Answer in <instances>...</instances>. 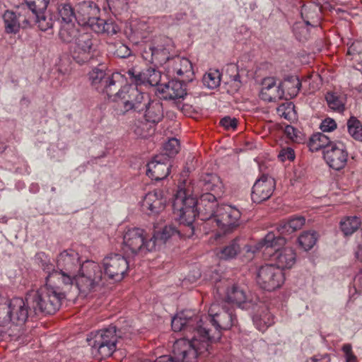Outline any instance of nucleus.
Wrapping results in <instances>:
<instances>
[{
	"instance_id": "10",
	"label": "nucleus",
	"mask_w": 362,
	"mask_h": 362,
	"mask_svg": "<svg viewBox=\"0 0 362 362\" xmlns=\"http://www.w3.org/2000/svg\"><path fill=\"white\" fill-rule=\"evenodd\" d=\"M103 267L105 276L115 281H120L126 276L129 263L124 255L110 252L103 258Z\"/></svg>"
},
{
	"instance_id": "5",
	"label": "nucleus",
	"mask_w": 362,
	"mask_h": 362,
	"mask_svg": "<svg viewBox=\"0 0 362 362\" xmlns=\"http://www.w3.org/2000/svg\"><path fill=\"white\" fill-rule=\"evenodd\" d=\"M286 238L281 235H276L273 232H269L263 239L257 244V249L274 248L275 252L272 255V259L275 262L276 267L282 271L291 268L296 262V253L289 247L279 248L286 244Z\"/></svg>"
},
{
	"instance_id": "2",
	"label": "nucleus",
	"mask_w": 362,
	"mask_h": 362,
	"mask_svg": "<svg viewBox=\"0 0 362 362\" xmlns=\"http://www.w3.org/2000/svg\"><path fill=\"white\" fill-rule=\"evenodd\" d=\"M65 298L63 287L57 282H48L47 276L45 286L28 292V300L33 306L36 315L54 314L60 308Z\"/></svg>"
},
{
	"instance_id": "45",
	"label": "nucleus",
	"mask_w": 362,
	"mask_h": 362,
	"mask_svg": "<svg viewBox=\"0 0 362 362\" xmlns=\"http://www.w3.org/2000/svg\"><path fill=\"white\" fill-rule=\"evenodd\" d=\"M134 134L139 137H146L149 135L151 127L149 122L142 120H138L134 122L132 127Z\"/></svg>"
},
{
	"instance_id": "34",
	"label": "nucleus",
	"mask_w": 362,
	"mask_h": 362,
	"mask_svg": "<svg viewBox=\"0 0 362 362\" xmlns=\"http://www.w3.org/2000/svg\"><path fill=\"white\" fill-rule=\"evenodd\" d=\"M81 33V32L76 27L74 23L62 24L59 32V37L64 43H74Z\"/></svg>"
},
{
	"instance_id": "31",
	"label": "nucleus",
	"mask_w": 362,
	"mask_h": 362,
	"mask_svg": "<svg viewBox=\"0 0 362 362\" xmlns=\"http://www.w3.org/2000/svg\"><path fill=\"white\" fill-rule=\"evenodd\" d=\"M282 89L284 90V95L289 98L296 97L301 88V82L296 76H289L286 77L280 83Z\"/></svg>"
},
{
	"instance_id": "19",
	"label": "nucleus",
	"mask_w": 362,
	"mask_h": 362,
	"mask_svg": "<svg viewBox=\"0 0 362 362\" xmlns=\"http://www.w3.org/2000/svg\"><path fill=\"white\" fill-rule=\"evenodd\" d=\"M165 202L163 192L156 189L145 195L141 202V209L148 215H156L164 209Z\"/></svg>"
},
{
	"instance_id": "41",
	"label": "nucleus",
	"mask_w": 362,
	"mask_h": 362,
	"mask_svg": "<svg viewBox=\"0 0 362 362\" xmlns=\"http://www.w3.org/2000/svg\"><path fill=\"white\" fill-rule=\"evenodd\" d=\"M221 76V73L218 70H210L204 75L203 84L209 89H214L220 85Z\"/></svg>"
},
{
	"instance_id": "7",
	"label": "nucleus",
	"mask_w": 362,
	"mask_h": 362,
	"mask_svg": "<svg viewBox=\"0 0 362 362\" xmlns=\"http://www.w3.org/2000/svg\"><path fill=\"white\" fill-rule=\"evenodd\" d=\"M103 273L98 263L86 260L83 262L74 278L81 293L87 294L102 284Z\"/></svg>"
},
{
	"instance_id": "63",
	"label": "nucleus",
	"mask_w": 362,
	"mask_h": 362,
	"mask_svg": "<svg viewBox=\"0 0 362 362\" xmlns=\"http://www.w3.org/2000/svg\"><path fill=\"white\" fill-rule=\"evenodd\" d=\"M354 286L356 292L362 293V271L355 276L354 279Z\"/></svg>"
},
{
	"instance_id": "12",
	"label": "nucleus",
	"mask_w": 362,
	"mask_h": 362,
	"mask_svg": "<svg viewBox=\"0 0 362 362\" xmlns=\"http://www.w3.org/2000/svg\"><path fill=\"white\" fill-rule=\"evenodd\" d=\"M240 211L235 207L222 204L217 207L216 221L217 226L225 233L233 231L240 225Z\"/></svg>"
},
{
	"instance_id": "4",
	"label": "nucleus",
	"mask_w": 362,
	"mask_h": 362,
	"mask_svg": "<svg viewBox=\"0 0 362 362\" xmlns=\"http://www.w3.org/2000/svg\"><path fill=\"white\" fill-rule=\"evenodd\" d=\"M121 78L119 73L107 72L105 66L103 64L93 67L88 74L91 88L114 101L122 97V91H119Z\"/></svg>"
},
{
	"instance_id": "11",
	"label": "nucleus",
	"mask_w": 362,
	"mask_h": 362,
	"mask_svg": "<svg viewBox=\"0 0 362 362\" xmlns=\"http://www.w3.org/2000/svg\"><path fill=\"white\" fill-rule=\"evenodd\" d=\"M119 91H122V97L117 98V99H126L124 102V108L126 112L134 110L141 112L144 110L146 105L150 100L148 95L144 94L138 88L132 85L121 86Z\"/></svg>"
},
{
	"instance_id": "56",
	"label": "nucleus",
	"mask_w": 362,
	"mask_h": 362,
	"mask_svg": "<svg viewBox=\"0 0 362 362\" xmlns=\"http://www.w3.org/2000/svg\"><path fill=\"white\" fill-rule=\"evenodd\" d=\"M195 156L189 153L185 160V166L184 167V169H182V177L184 176L183 173H190L195 170Z\"/></svg>"
},
{
	"instance_id": "15",
	"label": "nucleus",
	"mask_w": 362,
	"mask_h": 362,
	"mask_svg": "<svg viewBox=\"0 0 362 362\" xmlns=\"http://www.w3.org/2000/svg\"><path fill=\"white\" fill-rule=\"evenodd\" d=\"M323 157L327 165L335 170L345 167L348 159V152L345 145L341 142H334L327 150L323 151Z\"/></svg>"
},
{
	"instance_id": "29",
	"label": "nucleus",
	"mask_w": 362,
	"mask_h": 362,
	"mask_svg": "<svg viewBox=\"0 0 362 362\" xmlns=\"http://www.w3.org/2000/svg\"><path fill=\"white\" fill-rule=\"evenodd\" d=\"M305 218L302 216H293L286 221H283L276 228L279 233V235L291 234L300 230L305 225Z\"/></svg>"
},
{
	"instance_id": "21",
	"label": "nucleus",
	"mask_w": 362,
	"mask_h": 362,
	"mask_svg": "<svg viewBox=\"0 0 362 362\" xmlns=\"http://www.w3.org/2000/svg\"><path fill=\"white\" fill-rule=\"evenodd\" d=\"M218 205L215 196L211 193H206L201 196L200 202L197 205V216L201 214L202 219H209L216 217Z\"/></svg>"
},
{
	"instance_id": "53",
	"label": "nucleus",
	"mask_w": 362,
	"mask_h": 362,
	"mask_svg": "<svg viewBox=\"0 0 362 362\" xmlns=\"http://www.w3.org/2000/svg\"><path fill=\"white\" fill-rule=\"evenodd\" d=\"M295 157L294 150L291 147L281 148L278 154V158L281 162L293 161Z\"/></svg>"
},
{
	"instance_id": "26",
	"label": "nucleus",
	"mask_w": 362,
	"mask_h": 362,
	"mask_svg": "<svg viewBox=\"0 0 362 362\" xmlns=\"http://www.w3.org/2000/svg\"><path fill=\"white\" fill-rule=\"evenodd\" d=\"M145 119L149 123H158L163 117V105L158 100H149L145 108Z\"/></svg>"
},
{
	"instance_id": "16",
	"label": "nucleus",
	"mask_w": 362,
	"mask_h": 362,
	"mask_svg": "<svg viewBox=\"0 0 362 362\" xmlns=\"http://www.w3.org/2000/svg\"><path fill=\"white\" fill-rule=\"evenodd\" d=\"M73 52L74 60L79 64L89 62L93 57V42L92 35L86 32H81L74 42Z\"/></svg>"
},
{
	"instance_id": "23",
	"label": "nucleus",
	"mask_w": 362,
	"mask_h": 362,
	"mask_svg": "<svg viewBox=\"0 0 362 362\" xmlns=\"http://www.w3.org/2000/svg\"><path fill=\"white\" fill-rule=\"evenodd\" d=\"M197 83L192 62L182 57V100L185 96L192 94L191 87L196 86Z\"/></svg>"
},
{
	"instance_id": "17",
	"label": "nucleus",
	"mask_w": 362,
	"mask_h": 362,
	"mask_svg": "<svg viewBox=\"0 0 362 362\" xmlns=\"http://www.w3.org/2000/svg\"><path fill=\"white\" fill-rule=\"evenodd\" d=\"M275 180L268 175H262L256 180L252 188L251 199L255 203L267 200L275 189Z\"/></svg>"
},
{
	"instance_id": "48",
	"label": "nucleus",
	"mask_w": 362,
	"mask_h": 362,
	"mask_svg": "<svg viewBox=\"0 0 362 362\" xmlns=\"http://www.w3.org/2000/svg\"><path fill=\"white\" fill-rule=\"evenodd\" d=\"M127 74L132 83H134V87L137 88L139 85H146L145 70L136 71L134 69H131L128 70Z\"/></svg>"
},
{
	"instance_id": "44",
	"label": "nucleus",
	"mask_w": 362,
	"mask_h": 362,
	"mask_svg": "<svg viewBox=\"0 0 362 362\" xmlns=\"http://www.w3.org/2000/svg\"><path fill=\"white\" fill-rule=\"evenodd\" d=\"M180 143L176 138H170L163 145V155L167 158L174 157L180 151Z\"/></svg>"
},
{
	"instance_id": "49",
	"label": "nucleus",
	"mask_w": 362,
	"mask_h": 362,
	"mask_svg": "<svg viewBox=\"0 0 362 362\" xmlns=\"http://www.w3.org/2000/svg\"><path fill=\"white\" fill-rule=\"evenodd\" d=\"M11 322H13V317L9 303L0 305V327L6 326Z\"/></svg>"
},
{
	"instance_id": "55",
	"label": "nucleus",
	"mask_w": 362,
	"mask_h": 362,
	"mask_svg": "<svg viewBox=\"0 0 362 362\" xmlns=\"http://www.w3.org/2000/svg\"><path fill=\"white\" fill-rule=\"evenodd\" d=\"M165 48L163 47H150L149 50L151 52V59L153 60H156L160 64L165 63L166 62V57L164 56H160V53L164 51Z\"/></svg>"
},
{
	"instance_id": "28",
	"label": "nucleus",
	"mask_w": 362,
	"mask_h": 362,
	"mask_svg": "<svg viewBox=\"0 0 362 362\" xmlns=\"http://www.w3.org/2000/svg\"><path fill=\"white\" fill-rule=\"evenodd\" d=\"M325 100L329 109L334 112L343 113L346 103V95L338 92L329 91L325 95Z\"/></svg>"
},
{
	"instance_id": "38",
	"label": "nucleus",
	"mask_w": 362,
	"mask_h": 362,
	"mask_svg": "<svg viewBox=\"0 0 362 362\" xmlns=\"http://www.w3.org/2000/svg\"><path fill=\"white\" fill-rule=\"evenodd\" d=\"M226 301L223 303L240 305L246 300V294L245 291L236 284L232 285L227 288L226 295Z\"/></svg>"
},
{
	"instance_id": "32",
	"label": "nucleus",
	"mask_w": 362,
	"mask_h": 362,
	"mask_svg": "<svg viewBox=\"0 0 362 362\" xmlns=\"http://www.w3.org/2000/svg\"><path fill=\"white\" fill-rule=\"evenodd\" d=\"M332 142L330 139L322 132H317L313 134L308 143V146L312 152L318 151L321 149L327 150L330 147Z\"/></svg>"
},
{
	"instance_id": "13",
	"label": "nucleus",
	"mask_w": 362,
	"mask_h": 362,
	"mask_svg": "<svg viewBox=\"0 0 362 362\" xmlns=\"http://www.w3.org/2000/svg\"><path fill=\"white\" fill-rule=\"evenodd\" d=\"M30 12L27 9L19 11L6 10L2 15L5 32L8 34H16L21 28L30 27Z\"/></svg>"
},
{
	"instance_id": "43",
	"label": "nucleus",
	"mask_w": 362,
	"mask_h": 362,
	"mask_svg": "<svg viewBox=\"0 0 362 362\" xmlns=\"http://www.w3.org/2000/svg\"><path fill=\"white\" fill-rule=\"evenodd\" d=\"M36 17V23L38 28L42 31H47L49 29L52 28L54 20L52 18V14L45 15L42 11L37 12L34 13Z\"/></svg>"
},
{
	"instance_id": "59",
	"label": "nucleus",
	"mask_w": 362,
	"mask_h": 362,
	"mask_svg": "<svg viewBox=\"0 0 362 362\" xmlns=\"http://www.w3.org/2000/svg\"><path fill=\"white\" fill-rule=\"evenodd\" d=\"M181 192V189L180 186L177 187V192L175 195V200L173 203V208L174 211V214L176 215L175 221L180 223V219L181 218V208L178 206L179 202V194Z\"/></svg>"
},
{
	"instance_id": "39",
	"label": "nucleus",
	"mask_w": 362,
	"mask_h": 362,
	"mask_svg": "<svg viewBox=\"0 0 362 362\" xmlns=\"http://www.w3.org/2000/svg\"><path fill=\"white\" fill-rule=\"evenodd\" d=\"M347 128L352 138L356 141H362V124L356 117L351 116L349 119Z\"/></svg>"
},
{
	"instance_id": "54",
	"label": "nucleus",
	"mask_w": 362,
	"mask_h": 362,
	"mask_svg": "<svg viewBox=\"0 0 362 362\" xmlns=\"http://www.w3.org/2000/svg\"><path fill=\"white\" fill-rule=\"evenodd\" d=\"M293 32L296 38L300 41L305 40L309 37L308 29L303 25L296 24L293 27Z\"/></svg>"
},
{
	"instance_id": "37",
	"label": "nucleus",
	"mask_w": 362,
	"mask_h": 362,
	"mask_svg": "<svg viewBox=\"0 0 362 362\" xmlns=\"http://www.w3.org/2000/svg\"><path fill=\"white\" fill-rule=\"evenodd\" d=\"M361 218L356 216H345L339 223V228L345 236L351 235L361 226Z\"/></svg>"
},
{
	"instance_id": "18",
	"label": "nucleus",
	"mask_w": 362,
	"mask_h": 362,
	"mask_svg": "<svg viewBox=\"0 0 362 362\" xmlns=\"http://www.w3.org/2000/svg\"><path fill=\"white\" fill-rule=\"evenodd\" d=\"M170 160L163 155H157L147 164L146 175L156 181L165 179L170 173Z\"/></svg>"
},
{
	"instance_id": "51",
	"label": "nucleus",
	"mask_w": 362,
	"mask_h": 362,
	"mask_svg": "<svg viewBox=\"0 0 362 362\" xmlns=\"http://www.w3.org/2000/svg\"><path fill=\"white\" fill-rule=\"evenodd\" d=\"M179 341H180L179 339H176L175 341H174L173 351V354H174L173 356L163 355V356H161L158 357V358H156L155 362H181L179 356H177V354H176V349H179V345H180ZM179 354H180L178 353L177 355H179Z\"/></svg>"
},
{
	"instance_id": "47",
	"label": "nucleus",
	"mask_w": 362,
	"mask_h": 362,
	"mask_svg": "<svg viewBox=\"0 0 362 362\" xmlns=\"http://www.w3.org/2000/svg\"><path fill=\"white\" fill-rule=\"evenodd\" d=\"M146 84L151 86H158L160 81V72L153 68L145 69Z\"/></svg>"
},
{
	"instance_id": "3",
	"label": "nucleus",
	"mask_w": 362,
	"mask_h": 362,
	"mask_svg": "<svg viewBox=\"0 0 362 362\" xmlns=\"http://www.w3.org/2000/svg\"><path fill=\"white\" fill-rule=\"evenodd\" d=\"M57 269L47 277L49 283H59L64 286H71L81 265L80 256L74 250H64L60 252L56 259Z\"/></svg>"
},
{
	"instance_id": "14",
	"label": "nucleus",
	"mask_w": 362,
	"mask_h": 362,
	"mask_svg": "<svg viewBox=\"0 0 362 362\" xmlns=\"http://www.w3.org/2000/svg\"><path fill=\"white\" fill-rule=\"evenodd\" d=\"M9 305L11 316L13 317V323L23 325L28 320L37 316L33 306L28 300V293L25 299L13 298L11 300Z\"/></svg>"
},
{
	"instance_id": "46",
	"label": "nucleus",
	"mask_w": 362,
	"mask_h": 362,
	"mask_svg": "<svg viewBox=\"0 0 362 362\" xmlns=\"http://www.w3.org/2000/svg\"><path fill=\"white\" fill-rule=\"evenodd\" d=\"M35 260L40 264L43 271L47 274V276L51 274L54 272V265L50 263L47 255L45 252H40L35 255Z\"/></svg>"
},
{
	"instance_id": "57",
	"label": "nucleus",
	"mask_w": 362,
	"mask_h": 362,
	"mask_svg": "<svg viewBox=\"0 0 362 362\" xmlns=\"http://www.w3.org/2000/svg\"><path fill=\"white\" fill-rule=\"evenodd\" d=\"M320 128L323 132H330L337 128V123L333 119L327 118L322 122Z\"/></svg>"
},
{
	"instance_id": "52",
	"label": "nucleus",
	"mask_w": 362,
	"mask_h": 362,
	"mask_svg": "<svg viewBox=\"0 0 362 362\" xmlns=\"http://www.w3.org/2000/svg\"><path fill=\"white\" fill-rule=\"evenodd\" d=\"M114 54L119 58H127L132 54L131 49L124 44L116 42L114 44Z\"/></svg>"
},
{
	"instance_id": "36",
	"label": "nucleus",
	"mask_w": 362,
	"mask_h": 362,
	"mask_svg": "<svg viewBox=\"0 0 362 362\" xmlns=\"http://www.w3.org/2000/svg\"><path fill=\"white\" fill-rule=\"evenodd\" d=\"M59 21L62 24L74 23L77 20V13L69 2L59 4L57 6Z\"/></svg>"
},
{
	"instance_id": "58",
	"label": "nucleus",
	"mask_w": 362,
	"mask_h": 362,
	"mask_svg": "<svg viewBox=\"0 0 362 362\" xmlns=\"http://www.w3.org/2000/svg\"><path fill=\"white\" fill-rule=\"evenodd\" d=\"M104 33L108 35H113L118 33L119 30V27L112 21H105Z\"/></svg>"
},
{
	"instance_id": "35",
	"label": "nucleus",
	"mask_w": 362,
	"mask_h": 362,
	"mask_svg": "<svg viewBox=\"0 0 362 362\" xmlns=\"http://www.w3.org/2000/svg\"><path fill=\"white\" fill-rule=\"evenodd\" d=\"M200 185L205 191H212L217 194L222 192V182L216 174H206L204 175L200 180Z\"/></svg>"
},
{
	"instance_id": "1",
	"label": "nucleus",
	"mask_w": 362,
	"mask_h": 362,
	"mask_svg": "<svg viewBox=\"0 0 362 362\" xmlns=\"http://www.w3.org/2000/svg\"><path fill=\"white\" fill-rule=\"evenodd\" d=\"M203 321L195 310H182V362H197L199 354L207 351L211 344L219 340L221 331L237 322L233 307L213 303Z\"/></svg>"
},
{
	"instance_id": "24",
	"label": "nucleus",
	"mask_w": 362,
	"mask_h": 362,
	"mask_svg": "<svg viewBox=\"0 0 362 362\" xmlns=\"http://www.w3.org/2000/svg\"><path fill=\"white\" fill-rule=\"evenodd\" d=\"M190 207L188 211H185L182 207V238H190L194 233V228L192 226L197 216V211L194 209L195 202L194 199H188Z\"/></svg>"
},
{
	"instance_id": "6",
	"label": "nucleus",
	"mask_w": 362,
	"mask_h": 362,
	"mask_svg": "<svg viewBox=\"0 0 362 362\" xmlns=\"http://www.w3.org/2000/svg\"><path fill=\"white\" fill-rule=\"evenodd\" d=\"M118 337L116 327L110 325L95 333L91 332L87 338V342L91 347L93 354L100 358H105L115 351Z\"/></svg>"
},
{
	"instance_id": "50",
	"label": "nucleus",
	"mask_w": 362,
	"mask_h": 362,
	"mask_svg": "<svg viewBox=\"0 0 362 362\" xmlns=\"http://www.w3.org/2000/svg\"><path fill=\"white\" fill-rule=\"evenodd\" d=\"M105 20L100 18L98 15L94 18H92V19L88 21V23H87L85 26L89 27L96 33H103L105 30Z\"/></svg>"
},
{
	"instance_id": "22",
	"label": "nucleus",
	"mask_w": 362,
	"mask_h": 362,
	"mask_svg": "<svg viewBox=\"0 0 362 362\" xmlns=\"http://www.w3.org/2000/svg\"><path fill=\"white\" fill-rule=\"evenodd\" d=\"M100 14V8L92 1H82L77 4V21L78 23L85 26L92 18Z\"/></svg>"
},
{
	"instance_id": "25",
	"label": "nucleus",
	"mask_w": 362,
	"mask_h": 362,
	"mask_svg": "<svg viewBox=\"0 0 362 362\" xmlns=\"http://www.w3.org/2000/svg\"><path fill=\"white\" fill-rule=\"evenodd\" d=\"M199 194L198 187H195L192 182H187V180H182V207L185 211H188L190 207L188 199H194L195 202L194 209L197 211V205L198 204L197 197Z\"/></svg>"
},
{
	"instance_id": "40",
	"label": "nucleus",
	"mask_w": 362,
	"mask_h": 362,
	"mask_svg": "<svg viewBox=\"0 0 362 362\" xmlns=\"http://www.w3.org/2000/svg\"><path fill=\"white\" fill-rule=\"evenodd\" d=\"M253 322L259 331L264 332L274 324V317L268 310H266L262 315L254 316Z\"/></svg>"
},
{
	"instance_id": "20",
	"label": "nucleus",
	"mask_w": 362,
	"mask_h": 362,
	"mask_svg": "<svg viewBox=\"0 0 362 362\" xmlns=\"http://www.w3.org/2000/svg\"><path fill=\"white\" fill-rule=\"evenodd\" d=\"M260 97L263 100L267 102H276L286 98L281 84L277 85L275 78L272 77L266 78L263 80Z\"/></svg>"
},
{
	"instance_id": "42",
	"label": "nucleus",
	"mask_w": 362,
	"mask_h": 362,
	"mask_svg": "<svg viewBox=\"0 0 362 362\" xmlns=\"http://www.w3.org/2000/svg\"><path fill=\"white\" fill-rule=\"evenodd\" d=\"M317 240V235L315 231L303 232L298 239L299 245L306 251L315 245Z\"/></svg>"
},
{
	"instance_id": "62",
	"label": "nucleus",
	"mask_w": 362,
	"mask_h": 362,
	"mask_svg": "<svg viewBox=\"0 0 362 362\" xmlns=\"http://www.w3.org/2000/svg\"><path fill=\"white\" fill-rule=\"evenodd\" d=\"M171 326L173 332H179L181 331V317L177 313L172 319Z\"/></svg>"
},
{
	"instance_id": "30",
	"label": "nucleus",
	"mask_w": 362,
	"mask_h": 362,
	"mask_svg": "<svg viewBox=\"0 0 362 362\" xmlns=\"http://www.w3.org/2000/svg\"><path fill=\"white\" fill-rule=\"evenodd\" d=\"M175 234L180 235V231L173 224L165 226L162 230H155L151 242L154 243V250L157 245L165 244L169 238Z\"/></svg>"
},
{
	"instance_id": "33",
	"label": "nucleus",
	"mask_w": 362,
	"mask_h": 362,
	"mask_svg": "<svg viewBox=\"0 0 362 362\" xmlns=\"http://www.w3.org/2000/svg\"><path fill=\"white\" fill-rule=\"evenodd\" d=\"M238 238L233 239L228 245L218 249L216 252V256L223 260H230L236 257L240 252V246Z\"/></svg>"
},
{
	"instance_id": "61",
	"label": "nucleus",
	"mask_w": 362,
	"mask_h": 362,
	"mask_svg": "<svg viewBox=\"0 0 362 362\" xmlns=\"http://www.w3.org/2000/svg\"><path fill=\"white\" fill-rule=\"evenodd\" d=\"M200 276H201V273H200L199 270L198 269V268L197 267H195L193 269L192 274H189L187 278H185V279H182V283L186 282V281L193 283V282L196 281Z\"/></svg>"
},
{
	"instance_id": "27",
	"label": "nucleus",
	"mask_w": 362,
	"mask_h": 362,
	"mask_svg": "<svg viewBox=\"0 0 362 362\" xmlns=\"http://www.w3.org/2000/svg\"><path fill=\"white\" fill-rule=\"evenodd\" d=\"M161 93L164 100H170L173 103L180 108V103L181 98V81H171L162 88Z\"/></svg>"
},
{
	"instance_id": "60",
	"label": "nucleus",
	"mask_w": 362,
	"mask_h": 362,
	"mask_svg": "<svg viewBox=\"0 0 362 362\" xmlns=\"http://www.w3.org/2000/svg\"><path fill=\"white\" fill-rule=\"evenodd\" d=\"M220 124L227 129H234L237 127V119L230 117H225L221 119Z\"/></svg>"
},
{
	"instance_id": "64",
	"label": "nucleus",
	"mask_w": 362,
	"mask_h": 362,
	"mask_svg": "<svg viewBox=\"0 0 362 362\" xmlns=\"http://www.w3.org/2000/svg\"><path fill=\"white\" fill-rule=\"evenodd\" d=\"M306 362H330V357L328 354H318L313 356Z\"/></svg>"
},
{
	"instance_id": "8",
	"label": "nucleus",
	"mask_w": 362,
	"mask_h": 362,
	"mask_svg": "<svg viewBox=\"0 0 362 362\" xmlns=\"http://www.w3.org/2000/svg\"><path fill=\"white\" fill-rule=\"evenodd\" d=\"M122 250L127 256L146 255L154 250V243L147 240L144 230L139 228L127 229L123 235Z\"/></svg>"
},
{
	"instance_id": "9",
	"label": "nucleus",
	"mask_w": 362,
	"mask_h": 362,
	"mask_svg": "<svg viewBox=\"0 0 362 362\" xmlns=\"http://www.w3.org/2000/svg\"><path fill=\"white\" fill-rule=\"evenodd\" d=\"M255 279L262 289L273 291L284 284L285 274L275 264H266L257 269Z\"/></svg>"
}]
</instances>
